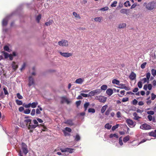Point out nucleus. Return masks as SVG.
I'll list each match as a JSON object with an SVG mask.
<instances>
[{
    "instance_id": "nucleus-1",
    "label": "nucleus",
    "mask_w": 156,
    "mask_h": 156,
    "mask_svg": "<svg viewBox=\"0 0 156 156\" xmlns=\"http://www.w3.org/2000/svg\"><path fill=\"white\" fill-rule=\"evenodd\" d=\"M144 6L148 10L151 11L156 9V2L153 1L148 3L145 2L144 4Z\"/></svg>"
},
{
    "instance_id": "nucleus-2",
    "label": "nucleus",
    "mask_w": 156,
    "mask_h": 156,
    "mask_svg": "<svg viewBox=\"0 0 156 156\" xmlns=\"http://www.w3.org/2000/svg\"><path fill=\"white\" fill-rule=\"evenodd\" d=\"M33 122L34 124H33L32 123H29L28 125H27V128L30 130V132H32L33 131V130L37 127L38 126V122L36 119H34L33 121Z\"/></svg>"
},
{
    "instance_id": "nucleus-3",
    "label": "nucleus",
    "mask_w": 156,
    "mask_h": 156,
    "mask_svg": "<svg viewBox=\"0 0 156 156\" xmlns=\"http://www.w3.org/2000/svg\"><path fill=\"white\" fill-rule=\"evenodd\" d=\"M21 149H20L18 153L20 151H21L22 154L23 153L25 156L28 152V150L27 149V145L24 143H22L20 146Z\"/></svg>"
},
{
    "instance_id": "nucleus-4",
    "label": "nucleus",
    "mask_w": 156,
    "mask_h": 156,
    "mask_svg": "<svg viewBox=\"0 0 156 156\" xmlns=\"http://www.w3.org/2000/svg\"><path fill=\"white\" fill-rule=\"evenodd\" d=\"M58 45L60 46L67 47L68 46V42L66 40H62L58 42Z\"/></svg>"
},
{
    "instance_id": "nucleus-5",
    "label": "nucleus",
    "mask_w": 156,
    "mask_h": 156,
    "mask_svg": "<svg viewBox=\"0 0 156 156\" xmlns=\"http://www.w3.org/2000/svg\"><path fill=\"white\" fill-rule=\"evenodd\" d=\"M101 92L100 89H96L90 91L88 94L89 96H93L96 94H100Z\"/></svg>"
},
{
    "instance_id": "nucleus-6",
    "label": "nucleus",
    "mask_w": 156,
    "mask_h": 156,
    "mask_svg": "<svg viewBox=\"0 0 156 156\" xmlns=\"http://www.w3.org/2000/svg\"><path fill=\"white\" fill-rule=\"evenodd\" d=\"M140 128L145 130H149L151 129V127L149 125L146 123H144L140 126Z\"/></svg>"
},
{
    "instance_id": "nucleus-7",
    "label": "nucleus",
    "mask_w": 156,
    "mask_h": 156,
    "mask_svg": "<svg viewBox=\"0 0 156 156\" xmlns=\"http://www.w3.org/2000/svg\"><path fill=\"white\" fill-rule=\"evenodd\" d=\"M126 122L130 127H134L136 125L135 123L134 122L133 120L130 119H127Z\"/></svg>"
},
{
    "instance_id": "nucleus-8",
    "label": "nucleus",
    "mask_w": 156,
    "mask_h": 156,
    "mask_svg": "<svg viewBox=\"0 0 156 156\" xmlns=\"http://www.w3.org/2000/svg\"><path fill=\"white\" fill-rule=\"evenodd\" d=\"M96 99L98 100L99 101L102 103H105L107 100V98L104 96H97L96 97Z\"/></svg>"
},
{
    "instance_id": "nucleus-9",
    "label": "nucleus",
    "mask_w": 156,
    "mask_h": 156,
    "mask_svg": "<svg viewBox=\"0 0 156 156\" xmlns=\"http://www.w3.org/2000/svg\"><path fill=\"white\" fill-rule=\"evenodd\" d=\"M59 53L62 56L66 57L68 58L72 56L73 55L72 53L69 52H62L61 51H59Z\"/></svg>"
},
{
    "instance_id": "nucleus-10",
    "label": "nucleus",
    "mask_w": 156,
    "mask_h": 156,
    "mask_svg": "<svg viewBox=\"0 0 156 156\" xmlns=\"http://www.w3.org/2000/svg\"><path fill=\"white\" fill-rule=\"evenodd\" d=\"M61 150L62 152H69V153H72L74 152V150L73 149L66 148L63 149H61Z\"/></svg>"
},
{
    "instance_id": "nucleus-11",
    "label": "nucleus",
    "mask_w": 156,
    "mask_h": 156,
    "mask_svg": "<svg viewBox=\"0 0 156 156\" xmlns=\"http://www.w3.org/2000/svg\"><path fill=\"white\" fill-rule=\"evenodd\" d=\"M119 87H117L122 89H124L126 90H130V88L129 87L126 86L125 84L123 83H119Z\"/></svg>"
},
{
    "instance_id": "nucleus-12",
    "label": "nucleus",
    "mask_w": 156,
    "mask_h": 156,
    "mask_svg": "<svg viewBox=\"0 0 156 156\" xmlns=\"http://www.w3.org/2000/svg\"><path fill=\"white\" fill-rule=\"evenodd\" d=\"M11 66L13 70L15 71L18 68V64L14 62H13L11 64Z\"/></svg>"
},
{
    "instance_id": "nucleus-13",
    "label": "nucleus",
    "mask_w": 156,
    "mask_h": 156,
    "mask_svg": "<svg viewBox=\"0 0 156 156\" xmlns=\"http://www.w3.org/2000/svg\"><path fill=\"white\" fill-rule=\"evenodd\" d=\"M28 82V85L29 86H30L34 84V78L31 76L29 77Z\"/></svg>"
},
{
    "instance_id": "nucleus-14",
    "label": "nucleus",
    "mask_w": 156,
    "mask_h": 156,
    "mask_svg": "<svg viewBox=\"0 0 156 156\" xmlns=\"http://www.w3.org/2000/svg\"><path fill=\"white\" fill-rule=\"evenodd\" d=\"M136 74L133 72H132L130 75L129 76V79L131 80H133L136 79Z\"/></svg>"
},
{
    "instance_id": "nucleus-15",
    "label": "nucleus",
    "mask_w": 156,
    "mask_h": 156,
    "mask_svg": "<svg viewBox=\"0 0 156 156\" xmlns=\"http://www.w3.org/2000/svg\"><path fill=\"white\" fill-rule=\"evenodd\" d=\"M61 102L62 103L66 102L68 104L70 103L71 101L65 97H62V98Z\"/></svg>"
},
{
    "instance_id": "nucleus-16",
    "label": "nucleus",
    "mask_w": 156,
    "mask_h": 156,
    "mask_svg": "<svg viewBox=\"0 0 156 156\" xmlns=\"http://www.w3.org/2000/svg\"><path fill=\"white\" fill-rule=\"evenodd\" d=\"M9 19V17L7 16L3 19L2 21V25L3 26H6L7 24Z\"/></svg>"
},
{
    "instance_id": "nucleus-17",
    "label": "nucleus",
    "mask_w": 156,
    "mask_h": 156,
    "mask_svg": "<svg viewBox=\"0 0 156 156\" xmlns=\"http://www.w3.org/2000/svg\"><path fill=\"white\" fill-rule=\"evenodd\" d=\"M133 115L134 116L133 119L135 120L139 121V119L141 118V117L138 115L137 113L136 112L133 113Z\"/></svg>"
},
{
    "instance_id": "nucleus-18",
    "label": "nucleus",
    "mask_w": 156,
    "mask_h": 156,
    "mask_svg": "<svg viewBox=\"0 0 156 156\" xmlns=\"http://www.w3.org/2000/svg\"><path fill=\"white\" fill-rule=\"evenodd\" d=\"M106 93L108 95L110 96L113 93V90L112 89L108 88L107 90Z\"/></svg>"
},
{
    "instance_id": "nucleus-19",
    "label": "nucleus",
    "mask_w": 156,
    "mask_h": 156,
    "mask_svg": "<svg viewBox=\"0 0 156 156\" xmlns=\"http://www.w3.org/2000/svg\"><path fill=\"white\" fill-rule=\"evenodd\" d=\"M73 15L74 17L76 19H81V17L80 16V15L77 14L76 12H73Z\"/></svg>"
},
{
    "instance_id": "nucleus-20",
    "label": "nucleus",
    "mask_w": 156,
    "mask_h": 156,
    "mask_svg": "<svg viewBox=\"0 0 156 156\" xmlns=\"http://www.w3.org/2000/svg\"><path fill=\"white\" fill-rule=\"evenodd\" d=\"M126 23H122L119 25L118 27L119 29L124 28L126 27Z\"/></svg>"
},
{
    "instance_id": "nucleus-21",
    "label": "nucleus",
    "mask_w": 156,
    "mask_h": 156,
    "mask_svg": "<svg viewBox=\"0 0 156 156\" xmlns=\"http://www.w3.org/2000/svg\"><path fill=\"white\" fill-rule=\"evenodd\" d=\"M149 135L150 136H153L154 137H156V130H155L153 131H152L149 133Z\"/></svg>"
},
{
    "instance_id": "nucleus-22",
    "label": "nucleus",
    "mask_w": 156,
    "mask_h": 156,
    "mask_svg": "<svg viewBox=\"0 0 156 156\" xmlns=\"http://www.w3.org/2000/svg\"><path fill=\"white\" fill-rule=\"evenodd\" d=\"M83 81L84 80L82 78H79L76 80L75 81V83L78 84H81Z\"/></svg>"
},
{
    "instance_id": "nucleus-23",
    "label": "nucleus",
    "mask_w": 156,
    "mask_h": 156,
    "mask_svg": "<svg viewBox=\"0 0 156 156\" xmlns=\"http://www.w3.org/2000/svg\"><path fill=\"white\" fill-rule=\"evenodd\" d=\"M31 107L33 108H35L38 104V103L36 101L30 103Z\"/></svg>"
},
{
    "instance_id": "nucleus-24",
    "label": "nucleus",
    "mask_w": 156,
    "mask_h": 156,
    "mask_svg": "<svg viewBox=\"0 0 156 156\" xmlns=\"http://www.w3.org/2000/svg\"><path fill=\"white\" fill-rule=\"evenodd\" d=\"M102 17H97L94 18V20L96 22H100L102 20Z\"/></svg>"
},
{
    "instance_id": "nucleus-25",
    "label": "nucleus",
    "mask_w": 156,
    "mask_h": 156,
    "mask_svg": "<svg viewBox=\"0 0 156 156\" xmlns=\"http://www.w3.org/2000/svg\"><path fill=\"white\" fill-rule=\"evenodd\" d=\"M108 107L107 105H105L103 106L101 110V112L102 113H104Z\"/></svg>"
},
{
    "instance_id": "nucleus-26",
    "label": "nucleus",
    "mask_w": 156,
    "mask_h": 156,
    "mask_svg": "<svg viewBox=\"0 0 156 156\" xmlns=\"http://www.w3.org/2000/svg\"><path fill=\"white\" fill-rule=\"evenodd\" d=\"M109 137L111 138H112L113 137H115L117 139L118 138V135L116 133L110 134L109 136Z\"/></svg>"
},
{
    "instance_id": "nucleus-27",
    "label": "nucleus",
    "mask_w": 156,
    "mask_h": 156,
    "mask_svg": "<svg viewBox=\"0 0 156 156\" xmlns=\"http://www.w3.org/2000/svg\"><path fill=\"white\" fill-rule=\"evenodd\" d=\"M65 123L70 126H72L73 125V122L72 120L70 119L67 120L65 122Z\"/></svg>"
},
{
    "instance_id": "nucleus-28",
    "label": "nucleus",
    "mask_w": 156,
    "mask_h": 156,
    "mask_svg": "<svg viewBox=\"0 0 156 156\" xmlns=\"http://www.w3.org/2000/svg\"><path fill=\"white\" fill-rule=\"evenodd\" d=\"M129 138L130 136L129 135L123 138V141L124 143H126L129 140Z\"/></svg>"
},
{
    "instance_id": "nucleus-29",
    "label": "nucleus",
    "mask_w": 156,
    "mask_h": 156,
    "mask_svg": "<svg viewBox=\"0 0 156 156\" xmlns=\"http://www.w3.org/2000/svg\"><path fill=\"white\" fill-rule=\"evenodd\" d=\"M112 83L113 84H115L118 85H119L120 82L119 80H117L115 79H114L112 80Z\"/></svg>"
},
{
    "instance_id": "nucleus-30",
    "label": "nucleus",
    "mask_w": 156,
    "mask_h": 156,
    "mask_svg": "<svg viewBox=\"0 0 156 156\" xmlns=\"http://www.w3.org/2000/svg\"><path fill=\"white\" fill-rule=\"evenodd\" d=\"M128 10L126 9H121L120 11V12L122 14H127V12Z\"/></svg>"
},
{
    "instance_id": "nucleus-31",
    "label": "nucleus",
    "mask_w": 156,
    "mask_h": 156,
    "mask_svg": "<svg viewBox=\"0 0 156 156\" xmlns=\"http://www.w3.org/2000/svg\"><path fill=\"white\" fill-rule=\"evenodd\" d=\"M43 110V109L42 108H37L36 109V113L37 114H40L41 113V111H42Z\"/></svg>"
},
{
    "instance_id": "nucleus-32",
    "label": "nucleus",
    "mask_w": 156,
    "mask_h": 156,
    "mask_svg": "<svg viewBox=\"0 0 156 156\" xmlns=\"http://www.w3.org/2000/svg\"><path fill=\"white\" fill-rule=\"evenodd\" d=\"M2 53L3 54L5 58H8L9 57L10 55L8 53H7V52H6L4 51H2Z\"/></svg>"
},
{
    "instance_id": "nucleus-33",
    "label": "nucleus",
    "mask_w": 156,
    "mask_h": 156,
    "mask_svg": "<svg viewBox=\"0 0 156 156\" xmlns=\"http://www.w3.org/2000/svg\"><path fill=\"white\" fill-rule=\"evenodd\" d=\"M89 105V102H86L84 105V108L85 109L84 111H86L87 109L88 106Z\"/></svg>"
},
{
    "instance_id": "nucleus-34",
    "label": "nucleus",
    "mask_w": 156,
    "mask_h": 156,
    "mask_svg": "<svg viewBox=\"0 0 156 156\" xmlns=\"http://www.w3.org/2000/svg\"><path fill=\"white\" fill-rule=\"evenodd\" d=\"M151 73L152 75L154 76L156 75V69H152L151 70Z\"/></svg>"
},
{
    "instance_id": "nucleus-35",
    "label": "nucleus",
    "mask_w": 156,
    "mask_h": 156,
    "mask_svg": "<svg viewBox=\"0 0 156 156\" xmlns=\"http://www.w3.org/2000/svg\"><path fill=\"white\" fill-rule=\"evenodd\" d=\"M124 5L126 7L129 6L131 5L129 2L128 1H126L124 3Z\"/></svg>"
},
{
    "instance_id": "nucleus-36",
    "label": "nucleus",
    "mask_w": 156,
    "mask_h": 156,
    "mask_svg": "<svg viewBox=\"0 0 156 156\" xmlns=\"http://www.w3.org/2000/svg\"><path fill=\"white\" fill-rule=\"evenodd\" d=\"M105 128L108 129H109L111 128L112 127V126L110 125L109 123H107L106 124H105Z\"/></svg>"
},
{
    "instance_id": "nucleus-37",
    "label": "nucleus",
    "mask_w": 156,
    "mask_h": 156,
    "mask_svg": "<svg viewBox=\"0 0 156 156\" xmlns=\"http://www.w3.org/2000/svg\"><path fill=\"white\" fill-rule=\"evenodd\" d=\"M107 88V86L106 85H103L101 87V89L102 90H105Z\"/></svg>"
},
{
    "instance_id": "nucleus-38",
    "label": "nucleus",
    "mask_w": 156,
    "mask_h": 156,
    "mask_svg": "<svg viewBox=\"0 0 156 156\" xmlns=\"http://www.w3.org/2000/svg\"><path fill=\"white\" fill-rule=\"evenodd\" d=\"M108 7L106 6L105 7L101 8L99 9V10L102 11H107L108 10Z\"/></svg>"
},
{
    "instance_id": "nucleus-39",
    "label": "nucleus",
    "mask_w": 156,
    "mask_h": 156,
    "mask_svg": "<svg viewBox=\"0 0 156 156\" xmlns=\"http://www.w3.org/2000/svg\"><path fill=\"white\" fill-rule=\"evenodd\" d=\"M30 112V110L29 109H25L24 111V113L25 114H29Z\"/></svg>"
},
{
    "instance_id": "nucleus-40",
    "label": "nucleus",
    "mask_w": 156,
    "mask_h": 156,
    "mask_svg": "<svg viewBox=\"0 0 156 156\" xmlns=\"http://www.w3.org/2000/svg\"><path fill=\"white\" fill-rule=\"evenodd\" d=\"M24 122L27 124V126L28 125V123H31V120L30 119H27L24 120Z\"/></svg>"
},
{
    "instance_id": "nucleus-41",
    "label": "nucleus",
    "mask_w": 156,
    "mask_h": 156,
    "mask_svg": "<svg viewBox=\"0 0 156 156\" xmlns=\"http://www.w3.org/2000/svg\"><path fill=\"white\" fill-rule=\"evenodd\" d=\"M119 143L122 146L123 144V143L122 140V137H120L119 139Z\"/></svg>"
},
{
    "instance_id": "nucleus-42",
    "label": "nucleus",
    "mask_w": 156,
    "mask_h": 156,
    "mask_svg": "<svg viewBox=\"0 0 156 156\" xmlns=\"http://www.w3.org/2000/svg\"><path fill=\"white\" fill-rule=\"evenodd\" d=\"M4 49L5 51H7L9 52H10V50L9 49V47L6 45L4 47Z\"/></svg>"
},
{
    "instance_id": "nucleus-43",
    "label": "nucleus",
    "mask_w": 156,
    "mask_h": 156,
    "mask_svg": "<svg viewBox=\"0 0 156 156\" xmlns=\"http://www.w3.org/2000/svg\"><path fill=\"white\" fill-rule=\"evenodd\" d=\"M41 14L39 15L36 17V20L38 23H39L40 19L41 18Z\"/></svg>"
},
{
    "instance_id": "nucleus-44",
    "label": "nucleus",
    "mask_w": 156,
    "mask_h": 156,
    "mask_svg": "<svg viewBox=\"0 0 156 156\" xmlns=\"http://www.w3.org/2000/svg\"><path fill=\"white\" fill-rule=\"evenodd\" d=\"M26 66V64L25 62L23 63V65H22L21 68H20V70L22 71L24 69Z\"/></svg>"
},
{
    "instance_id": "nucleus-45",
    "label": "nucleus",
    "mask_w": 156,
    "mask_h": 156,
    "mask_svg": "<svg viewBox=\"0 0 156 156\" xmlns=\"http://www.w3.org/2000/svg\"><path fill=\"white\" fill-rule=\"evenodd\" d=\"M16 104L19 105H21L23 104V102L21 101L16 100Z\"/></svg>"
},
{
    "instance_id": "nucleus-46",
    "label": "nucleus",
    "mask_w": 156,
    "mask_h": 156,
    "mask_svg": "<svg viewBox=\"0 0 156 156\" xmlns=\"http://www.w3.org/2000/svg\"><path fill=\"white\" fill-rule=\"evenodd\" d=\"M23 105L25 108H29L31 107L30 103L26 104H24Z\"/></svg>"
},
{
    "instance_id": "nucleus-47",
    "label": "nucleus",
    "mask_w": 156,
    "mask_h": 156,
    "mask_svg": "<svg viewBox=\"0 0 156 156\" xmlns=\"http://www.w3.org/2000/svg\"><path fill=\"white\" fill-rule=\"evenodd\" d=\"M88 112L89 113H94L95 112V110L94 108H89L88 110Z\"/></svg>"
},
{
    "instance_id": "nucleus-48",
    "label": "nucleus",
    "mask_w": 156,
    "mask_h": 156,
    "mask_svg": "<svg viewBox=\"0 0 156 156\" xmlns=\"http://www.w3.org/2000/svg\"><path fill=\"white\" fill-rule=\"evenodd\" d=\"M137 85L140 88H141L142 87V82L141 81H139L138 82Z\"/></svg>"
},
{
    "instance_id": "nucleus-49",
    "label": "nucleus",
    "mask_w": 156,
    "mask_h": 156,
    "mask_svg": "<svg viewBox=\"0 0 156 156\" xmlns=\"http://www.w3.org/2000/svg\"><path fill=\"white\" fill-rule=\"evenodd\" d=\"M141 80L143 81V83H145L146 82H147V83H148L149 82V80H147V79L146 78H144L142 79Z\"/></svg>"
},
{
    "instance_id": "nucleus-50",
    "label": "nucleus",
    "mask_w": 156,
    "mask_h": 156,
    "mask_svg": "<svg viewBox=\"0 0 156 156\" xmlns=\"http://www.w3.org/2000/svg\"><path fill=\"white\" fill-rule=\"evenodd\" d=\"M117 2L116 1H114L113 2V3L111 5V6L112 7H115L116 6V4Z\"/></svg>"
},
{
    "instance_id": "nucleus-51",
    "label": "nucleus",
    "mask_w": 156,
    "mask_h": 156,
    "mask_svg": "<svg viewBox=\"0 0 156 156\" xmlns=\"http://www.w3.org/2000/svg\"><path fill=\"white\" fill-rule=\"evenodd\" d=\"M147 140H147V139H144L142 141H141L140 142L137 143V144H136V145L138 146L140 144H141L142 143H143L146 142Z\"/></svg>"
},
{
    "instance_id": "nucleus-52",
    "label": "nucleus",
    "mask_w": 156,
    "mask_h": 156,
    "mask_svg": "<svg viewBox=\"0 0 156 156\" xmlns=\"http://www.w3.org/2000/svg\"><path fill=\"white\" fill-rule=\"evenodd\" d=\"M119 127V125L116 124V125L113 126L112 128V130L113 131L115 130L117 128Z\"/></svg>"
},
{
    "instance_id": "nucleus-53",
    "label": "nucleus",
    "mask_w": 156,
    "mask_h": 156,
    "mask_svg": "<svg viewBox=\"0 0 156 156\" xmlns=\"http://www.w3.org/2000/svg\"><path fill=\"white\" fill-rule=\"evenodd\" d=\"M3 90L4 94L5 95H7L8 94V92L7 90V88L6 87H4L3 88Z\"/></svg>"
},
{
    "instance_id": "nucleus-54",
    "label": "nucleus",
    "mask_w": 156,
    "mask_h": 156,
    "mask_svg": "<svg viewBox=\"0 0 156 156\" xmlns=\"http://www.w3.org/2000/svg\"><path fill=\"white\" fill-rule=\"evenodd\" d=\"M63 130H65L66 131H68L69 132H71L72 130L70 128L67 127H66Z\"/></svg>"
},
{
    "instance_id": "nucleus-55",
    "label": "nucleus",
    "mask_w": 156,
    "mask_h": 156,
    "mask_svg": "<svg viewBox=\"0 0 156 156\" xmlns=\"http://www.w3.org/2000/svg\"><path fill=\"white\" fill-rule=\"evenodd\" d=\"M151 96V99L152 100H154L156 98V95L153 93H152Z\"/></svg>"
},
{
    "instance_id": "nucleus-56",
    "label": "nucleus",
    "mask_w": 156,
    "mask_h": 156,
    "mask_svg": "<svg viewBox=\"0 0 156 156\" xmlns=\"http://www.w3.org/2000/svg\"><path fill=\"white\" fill-rule=\"evenodd\" d=\"M111 109H110L109 108L106 111V112H105V115H109L110 112V111H111Z\"/></svg>"
},
{
    "instance_id": "nucleus-57",
    "label": "nucleus",
    "mask_w": 156,
    "mask_h": 156,
    "mask_svg": "<svg viewBox=\"0 0 156 156\" xmlns=\"http://www.w3.org/2000/svg\"><path fill=\"white\" fill-rule=\"evenodd\" d=\"M151 74L150 73H148L146 74V78L148 80H149V79L150 77Z\"/></svg>"
},
{
    "instance_id": "nucleus-58",
    "label": "nucleus",
    "mask_w": 156,
    "mask_h": 156,
    "mask_svg": "<svg viewBox=\"0 0 156 156\" xmlns=\"http://www.w3.org/2000/svg\"><path fill=\"white\" fill-rule=\"evenodd\" d=\"M35 109H33L32 110L31 112V113H30L31 115L32 116H34L35 115Z\"/></svg>"
},
{
    "instance_id": "nucleus-59",
    "label": "nucleus",
    "mask_w": 156,
    "mask_h": 156,
    "mask_svg": "<svg viewBox=\"0 0 156 156\" xmlns=\"http://www.w3.org/2000/svg\"><path fill=\"white\" fill-rule=\"evenodd\" d=\"M146 64H147V63L146 62H145L143 63L142 64L141 66V68L143 69H144L145 67V66L146 65Z\"/></svg>"
},
{
    "instance_id": "nucleus-60",
    "label": "nucleus",
    "mask_w": 156,
    "mask_h": 156,
    "mask_svg": "<svg viewBox=\"0 0 156 156\" xmlns=\"http://www.w3.org/2000/svg\"><path fill=\"white\" fill-rule=\"evenodd\" d=\"M17 97L19 99H22L23 98V97L19 93L17 94Z\"/></svg>"
},
{
    "instance_id": "nucleus-61",
    "label": "nucleus",
    "mask_w": 156,
    "mask_h": 156,
    "mask_svg": "<svg viewBox=\"0 0 156 156\" xmlns=\"http://www.w3.org/2000/svg\"><path fill=\"white\" fill-rule=\"evenodd\" d=\"M129 98H123L122 99V101L123 102H125L128 101Z\"/></svg>"
},
{
    "instance_id": "nucleus-62",
    "label": "nucleus",
    "mask_w": 156,
    "mask_h": 156,
    "mask_svg": "<svg viewBox=\"0 0 156 156\" xmlns=\"http://www.w3.org/2000/svg\"><path fill=\"white\" fill-rule=\"evenodd\" d=\"M80 137L79 135L77 134L76 135V137H75V140L76 141H78L80 140Z\"/></svg>"
},
{
    "instance_id": "nucleus-63",
    "label": "nucleus",
    "mask_w": 156,
    "mask_h": 156,
    "mask_svg": "<svg viewBox=\"0 0 156 156\" xmlns=\"http://www.w3.org/2000/svg\"><path fill=\"white\" fill-rule=\"evenodd\" d=\"M147 113L148 114L151 115H154V112L153 111H150L147 112Z\"/></svg>"
},
{
    "instance_id": "nucleus-64",
    "label": "nucleus",
    "mask_w": 156,
    "mask_h": 156,
    "mask_svg": "<svg viewBox=\"0 0 156 156\" xmlns=\"http://www.w3.org/2000/svg\"><path fill=\"white\" fill-rule=\"evenodd\" d=\"M148 89L149 90H151L152 88V86L151 84H149L147 85Z\"/></svg>"
}]
</instances>
